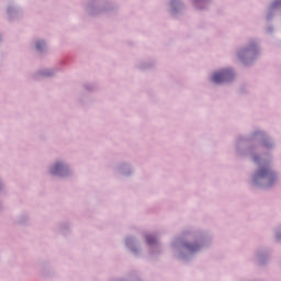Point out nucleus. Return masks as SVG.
Returning a JSON list of instances; mask_svg holds the SVG:
<instances>
[{
    "label": "nucleus",
    "mask_w": 281,
    "mask_h": 281,
    "mask_svg": "<svg viewBox=\"0 0 281 281\" xmlns=\"http://www.w3.org/2000/svg\"><path fill=\"white\" fill-rule=\"evenodd\" d=\"M234 78V72L231 69H225L213 75V82L221 85V82H229Z\"/></svg>",
    "instance_id": "nucleus-1"
},
{
    "label": "nucleus",
    "mask_w": 281,
    "mask_h": 281,
    "mask_svg": "<svg viewBox=\"0 0 281 281\" xmlns=\"http://www.w3.org/2000/svg\"><path fill=\"white\" fill-rule=\"evenodd\" d=\"M273 179V173L271 171H269V169H260L257 173V179Z\"/></svg>",
    "instance_id": "nucleus-2"
},
{
    "label": "nucleus",
    "mask_w": 281,
    "mask_h": 281,
    "mask_svg": "<svg viewBox=\"0 0 281 281\" xmlns=\"http://www.w3.org/2000/svg\"><path fill=\"white\" fill-rule=\"evenodd\" d=\"M63 170V165L61 164H57L54 166V168L52 169V173L53 175H58L59 171Z\"/></svg>",
    "instance_id": "nucleus-3"
},
{
    "label": "nucleus",
    "mask_w": 281,
    "mask_h": 281,
    "mask_svg": "<svg viewBox=\"0 0 281 281\" xmlns=\"http://www.w3.org/2000/svg\"><path fill=\"white\" fill-rule=\"evenodd\" d=\"M146 241L148 243V245H153V243H155V237L147 235L146 236Z\"/></svg>",
    "instance_id": "nucleus-4"
},
{
    "label": "nucleus",
    "mask_w": 281,
    "mask_h": 281,
    "mask_svg": "<svg viewBox=\"0 0 281 281\" xmlns=\"http://www.w3.org/2000/svg\"><path fill=\"white\" fill-rule=\"evenodd\" d=\"M188 247V249H189V251H198L199 250V246H196V245H189V246H187Z\"/></svg>",
    "instance_id": "nucleus-5"
},
{
    "label": "nucleus",
    "mask_w": 281,
    "mask_h": 281,
    "mask_svg": "<svg viewBox=\"0 0 281 281\" xmlns=\"http://www.w3.org/2000/svg\"><path fill=\"white\" fill-rule=\"evenodd\" d=\"M43 47H45V43H43V42L36 43V49L41 50V49H43Z\"/></svg>",
    "instance_id": "nucleus-6"
}]
</instances>
